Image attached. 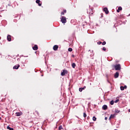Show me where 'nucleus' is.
<instances>
[{"label":"nucleus","instance_id":"f257e3e1","mask_svg":"<svg viewBox=\"0 0 130 130\" xmlns=\"http://www.w3.org/2000/svg\"><path fill=\"white\" fill-rule=\"evenodd\" d=\"M94 8L91 7L90 6H89V11H87V14H89V16H92L93 14L94 13Z\"/></svg>","mask_w":130,"mask_h":130},{"label":"nucleus","instance_id":"f03ea898","mask_svg":"<svg viewBox=\"0 0 130 130\" xmlns=\"http://www.w3.org/2000/svg\"><path fill=\"white\" fill-rule=\"evenodd\" d=\"M114 67L116 71H120V70H121V66H120V64H116L114 66Z\"/></svg>","mask_w":130,"mask_h":130},{"label":"nucleus","instance_id":"7ed1b4c3","mask_svg":"<svg viewBox=\"0 0 130 130\" xmlns=\"http://www.w3.org/2000/svg\"><path fill=\"white\" fill-rule=\"evenodd\" d=\"M61 22L62 23V24H65V23H67V18L64 16H61V18H60Z\"/></svg>","mask_w":130,"mask_h":130},{"label":"nucleus","instance_id":"20e7f679","mask_svg":"<svg viewBox=\"0 0 130 130\" xmlns=\"http://www.w3.org/2000/svg\"><path fill=\"white\" fill-rule=\"evenodd\" d=\"M66 74H68V71L63 70V71L61 73V76L63 77V76H66Z\"/></svg>","mask_w":130,"mask_h":130},{"label":"nucleus","instance_id":"39448f33","mask_svg":"<svg viewBox=\"0 0 130 130\" xmlns=\"http://www.w3.org/2000/svg\"><path fill=\"white\" fill-rule=\"evenodd\" d=\"M104 12H105L106 15L109 14V11H108V9L106 7H105L103 9Z\"/></svg>","mask_w":130,"mask_h":130},{"label":"nucleus","instance_id":"423d86ee","mask_svg":"<svg viewBox=\"0 0 130 130\" xmlns=\"http://www.w3.org/2000/svg\"><path fill=\"white\" fill-rule=\"evenodd\" d=\"M36 4H38V6L39 7H41V6L42 5V3H41V1H40V0H36Z\"/></svg>","mask_w":130,"mask_h":130},{"label":"nucleus","instance_id":"0eeeda50","mask_svg":"<svg viewBox=\"0 0 130 130\" xmlns=\"http://www.w3.org/2000/svg\"><path fill=\"white\" fill-rule=\"evenodd\" d=\"M53 50H54L55 51H56V50H57L58 49V45H55L53 47Z\"/></svg>","mask_w":130,"mask_h":130},{"label":"nucleus","instance_id":"6e6552de","mask_svg":"<svg viewBox=\"0 0 130 130\" xmlns=\"http://www.w3.org/2000/svg\"><path fill=\"white\" fill-rule=\"evenodd\" d=\"M20 68V64H18L13 67V70H18Z\"/></svg>","mask_w":130,"mask_h":130},{"label":"nucleus","instance_id":"1a4fd4ad","mask_svg":"<svg viewBox=\"0 0 130 130\" xmlns=\"http://www.w3.org/2000/svg\"><path fill=\"white\" fill-rule=\"evenodd\" d=\"M119 76V73L118 72H116L114 74V78L115 79H117L118 77Z\"/></svg>","mask_w":130,"mask_h":130},{"label":"nucleus","instance_id":"9d476101","mask_svg":"<svg viewBox=\"0 0 130 130\" xmlns=\"http://www.w3.org/2000/svg\"><path fill=\"white\" fill-rule=\"evenodd\" d=\"M32 49L34 50H38V46L37 45H35L34 47H32Z\"/></svg>","mask_w":130,"mask_h":130},{"label":"nucleus","instance_id":"9b49d317","mask_svg":"<svg viewBox=\"0 0 130 130\" xmlns=\"http://www.w3.org/2000/svg\"><path fill=\"white\" fill-rule=\"evenodd\" d=\"M16 116H21V115H22V114H23V113H22V112H17L15 113Z\"/></svg>","mask_w":130,"mask_h":130},{"label":"nucleus","instance_id":"f8f14e48","mask_svg":"<svg viewBox=\"0 0 130 130\" xmlns=\"http://www.w3.org/2000/svg\"><path fill=\"white\" fill-rule=\"evenodd\" d=\"M120 11H122V8L121 7H119L118 8V9L117 10V13H119Z\"/></svg>","mask_w":130,"mask_h":130},{"label":"nucleus","instance_id":"ddd939ff","mask_svg":"<svg viewBox=\"0 0 130 130\" xmlns=\"http://www.w3.org/2000/svg\"><path fill=\"white\" fill-rule=\"evenodd\" d=\"M7 40L8 41H12V38H11V35H8L7 36Z\"/></svg>","mask_w":130,"mask_h":130},{"label":"nucleus","instance_id":"4468645a","mask_svg":"<svg viewBox=\"0 0 130 130\" xmlns=\"http://www.w3.org/2000/svg\"><path fill=\"white\" fill-rule=\"evenodd\" d=\"M85 89H86V86H84L83 87H80L79 90L80 92H82V91H83V90H85Z\"/></svg>","mask_w":130,"mask_h":130},{"label":"nucleus","instance_id":"2eb2a0df","mask_svg":"<svg viewBox=\"0 0 130 130\" xmlns=\"http://www.w3.org/2000/svg\"><path fill=\"white\" fill-rule=\"evenodd\" d=\"M115 117V115L114 114H111L109 118V120L111 119V118H114Z\"/></svg>","mask_w":130,"mask_h":130},{"label":"nucleus","instance_id":"dca6fc26","mask_svg":"<svg viewBox=\"0 0 130 130\" xmlns=\"http://www.w3.org/2000/svg\"><path fill=\"white\" fill-rule=\"evenodd\" d=\"M102 108L104 110H106L108 108L107 105H104V106H103Z\"/></svg>","mask_w":130,"mask_h":130},{"label":"nucleus","instance_id":"f3484780","mask_svg":"<svg viewBox=\"0 0 130 130\" xmlns=\"http://www.w3.org/2000/svg\"><path fill=\"white\" fill-rule=\"evenodd\" d=\"M67 13V10L63 9V12H61V15H64V14H66Z\"/></svg>","mask_w":130,"mask_h":130},{"label":"nucleus","instance_id":"a211bd4d","mask_svg":"<svg viewBox=\"0 0 130 130\" xmlns=\"http://www.w3.org/2000/svg\"><path fill=\"white\" fill-rule=\"evenodd\" d=\"M71 66L73 69H75V68H76V63H72Z\"/></svg>","mask_w":130,"mask_h":130},{"label":"nucleus","instance_id":"6ab92c4d","mask_svg":"<svg viewBox=\"0 0 130 130\" xmlns=\"http://www.w3.org/2000/svg\"><path fill=\"white\" fill-rule=\"evenodd\" d=\"M7 128V129H9V130H14V128H12V127H10V126H8Z\"/></svg>","mask_w":130,"mask_h":130},{"label":"nucleus","instance_id":"aec40b11","mask_svg":"<svg viewBox=\"0 0 130 130\" xmlns=\"http://www.w3.org/2000/svg\"><path fill=\"white\" fill-rule=\"evenodd\" d=\"M96 120H97V118H96V117L93 116L92 117V120H93V121H96Z\"/></svg>","mask_w":130,"mask_h":130},{"label":"nucleus","instance_id":"412c9836","mask_svg":"<svg viewBox=\"0 0 130 130\" xmlns=\"http://www.w3.org/2000/svg\"><path fill=\"white\" fill-rule=\"evenodd\" d=\"M110 104H111V105H113V104H114V101L113 100H112L110 102Z\"/></svg>","mask_w":130,"mask_h":130},{"label":"nucleus","instance_id":"4be33fe9","mask_svg":"<svg viewBox=\"0 0 130 130\" xmlns=\"http://www.w3.org/2000/svg\"><path fill=\"white\" fill-rule=\"evenodd\" d=\"M115 111L116 113H119L120 112V111L118 110L117 109H115Z\"/></svg>","mask_w":130,"mask_h":130},{"label":"nucleus","instance_id":"5701e85b","mask_svg":"<svg viewBox=\"0 0 130 130\" xmlns=\"http://www.w3.org/2000/svg\"><path fill=\"white\" fill-rule=\"evenodd\" d=\"M68 51H69L70 52H72V51H73V49L72 48H69L68 49Z\"/></svg>","mask_w":130,"mask_h":130},{"label":"nucleus","instance_id":"b1692460","mask_svg":"<svg viewBox=\"0 0 130 130\" xmlns=\"http://www.w3.org/2000/svg\"><path fill=\"white\" fill-rule=\"evenodd\" d=\"M83 117H84V118H86V117H87V114H86V113H83Z\"/></svg>","mask_w":130,"mask_h":130},{"label":"nucleus","instance_id":"393cba45","mask_svg":"<svg viewBox=\"0 0 130 130\" xmlns=\"http://www.w3.org/2000/svg\"><path fill=\"white\" fill-rule=\"evenodd\" d=\"M120 90L123 91V90H124V87L123 86H120Z\"/></svg>","mask_w":130,"mask_h":130},{"label":"nucleus","instance_id":"a878e982","mask_svg":"<svg viewBox=\"0 0 130 130\" xmlns=\"http://www.w3.org/2000/svg\"><path fill=\"white\" fill-rule=\"evenodd\" d=\"M35 113H36L38 116H39V112L38 111H36Z\"/></svg>","mask_w":130,"mask_h":130},{"label":"nucleus","instance_id":"bb28decb","mask_svg":"<svg viewBox=\"0 0 130 130\" xmlns=\"http://www.w3.org/2000/svg\"><path fill=\"white\" fill-rule=\"evenodd\" d=\"M58 129L59 130L62 129V126L61 125L59 126Z\"/></svg>","mask_w":130,"mask_h":130},{"label":"nucleus","instance_id":"cd10ccee","mask_svg":"<svg viewBox=\"0 0 130 130\" xmlns=\"http://www.w3.org/2000/svg\"><path fill=\"white\" fill-rule=\"evenodd\" d=\"M102 45H105L106 44V42L104 41L103 43L102 42Z\"/></svg>","mask_w":130,"mask_h":130},{"label":"nucleus","instance_id":"c85d7f7f","mask_svg":"<svg viewBox=\"0 0 130 130\" xmlns=\"http://www.w3.org/2000/svg\"><path fill=\"white\" fill-rule=\"evenodd\" d=\"M119 102V99H117V100H116V101H114L115 103H117Z\"/></svg>","mask_w":130,"mask_h":130},{"label":"nucleus","instance_id":"c756f323","mask_svg":"<svg viewBox=\"0 0 130 130\" xmlns=\"http://www.w3.org/2000/svg\"><path fill=\"white\" fill-rule=\"evenodd\" d=\"M102 49H103V51H106V48L103 47Z\"/></svg>","mask_w":130,"mask_h":130},{"label":"nucleus","instance_id":"7c9ffc66","mask_svg":"<svg viewBox=\"0 0 130 130\" xmlns=\"http://www.w3.org/2000/svg\"><path fill=\"white\" fill-rule=\"evenodd\" d=\"M102 42H101V41H99V42H98V44L99 45H100V44H102Z\"/></svg>","mask_w":130,"mask_h":130},{"label":"nucleus","instance_id":"2f4dec72","mask_svg":"<svg viewBox=\"0 0 130 130\" xmlns=\"http://www.w3.org/2000/svg\"><path fill=\"white\" fill-rule=\"evenodd\" d=\"M123 87H124V89H126V88H127L126 85H124Z\"/></svg>","mask_w":130,"mask_h":130},{"label":"nucleus","instance_id":"473e14b6","mask_svg":"<svg viewBox=\"0 0 130 130\" xmlns=\"http://www.w3.org/2000/svg\"><path fill=\"white\" fill-rule=\"evenodd\" d=\"M101 16H101V18H102V17H103V13H101Z\"/></svg>","mask_w":130,"mask_h":130},{"label":"nucleus","instance_id":"72a5a7b5","mask_svg":"<svg viewBox=\"0 0 130 130\" xmlns=\"http://www.w3.org/2000/svg\"><path fill=\"white\" fill-rule=\"evenodd\" d=\"M105 120H107V117H105Z\"/></svg>","mask_w":130,"mask_h":130},{"label":"nucleus","instance_id":"f704fd0d","mask_svg":"<svg viewBox=\"0 0 130 130\" xmlns=\"http://www.w3.org/2000/svg\"><path fill=\"white\" fill-rule=\"evenodd\" d=\"M73 57H75V55H72Z\"/></svg>","mask_w":130,"mask_h":130},{"label":"nucleus","instance_id":"c9c22d12","mask_svg":"<svg viewBox=\"0 0 130 130\" xmlns=\"http://www.w3.org/2000/svg\"><path fill=\"white\" fill-rule=\"evenodd\" d=\"M24 57H28V56H24Z\"/></svg>","mask_w":130,"mask_h":130},{"label":"nucleus","instance_id":"e433bc0d","mask_svg":"<svg viewBox=\"0 0 130 130\" xmlns=\"http://www.w3.org/2000/svg\"><path fill=\"white\" fill-rule=\"evenodd\" d=\"M129 112H130V109L128 110Z\"/></svg>","mask_w":130,"mask_h":130},{"label":"nucleus","instance_id":"4c0bfd02","mask_svg":"<svg viewBox=\"0 0 130 130\" xmlns=\"http://www.w3.org/2000/svg\"><path fill=\"white\" fill-rule=\"evenodd\" d=\"M2 119V117H0V120Z\"/></svg>","mask_w":130,"mask_h":130},{"label":"nucleus","instance_id":"58836bf2","mask_svg":"<svg viewBox=\"0 0 130 130\" xmlns=\"http://www.w3.org/2000/svg\"><path fill=\"white\" fill-rule=\"evenodd\" d=\"M42 77H43V75H42Z\"/></svg>","mask_w":130,"mask_h":130},{"label":"nucleus","instance_id":"ea45409f","mask_svg":"<svg viewBox=\"0 0 130 130\" xmlns=\"http://www.w3.org/2000/svg\"><path fill=\"white\" fill-rule=\"evenodd\" d=\"M87 118H89V116L87 117Z\"/></svg>","mask_w":130,"mask_h":130}]
</instances>
